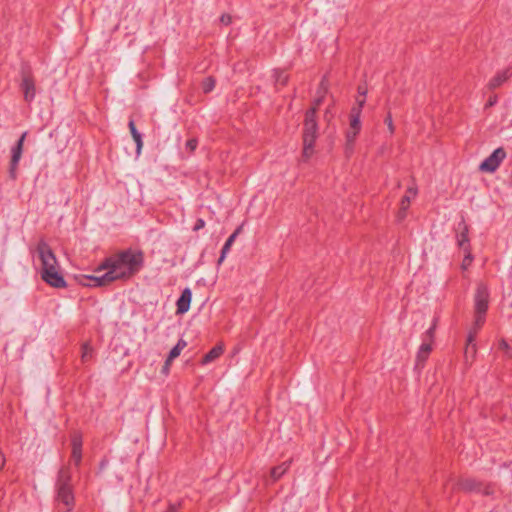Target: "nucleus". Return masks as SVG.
<instances>
[{
    "mask_svg": "<svg viewBox=\"0 0 512 512\" xmlns=\"http://www.w3.org/2000/svg\"><path fill=\"white\" fill-rule=\"evenodd\" d=\"M506 156L507 154L503 147L495 149L487 158L482 161V163L479 165V170L482 172L494 173L499 168Z\"/></svg>",
    "mask_w": 512,
    "mask_h": 512,
    "instance_id": "7",
    "label": "nucleus"
},
{
    "mask_svg": "<svg viewBox=\"0 0 512 512\" xmlns=\"http://www.w3.org/2000/svg\"><path fill=\"white\" fill-rule=\"evenodd\" d=\"M204 226H205V221L203 219L199 218V219H197L193 230L198 231V230L204 228Z\"/></svg>",
    "mask_w": 512,
    "mask_h": 512,
    "instance_id": "31",
    "label": "nucleus"
},
{
    "mask_svg": "<svg viewBox=\"0 0 512 512\" xmlns=\"http://www.w3.org/2000/svg\"><path fill=\"white\" fill-rule=\"evenodd\" d=\"M71 480L70 469L68 467L61 468L56 481V502L61 512H70L75 505Z\"/></svg>",
    "mask_w": 512,
    "mask_h": 512,
    "instance_id": "3",
    "label": "nucleus"
},
{
    "mask_svg": "<svg viewBox=\"0 0 512 512\" xmlns=\"http://www.w3.org/2000/svg\"><path fill=\"white\" fill-rule=\"evenodd\" d=\"M104 271L105 272L101 275H84L81 284L88 287H103L116 281L109 270Z\"/></svg>",
    "mask_w": 512,
    "mask_h": 512,
    "instance_id": "9",
    "label": "nucleus"
},
{
    "mask_svg": "<svg viewBox=\"0 0 512 512\" xmlns=\"http://www.w3.org/2000/svg\"><path fill=\"white\" fill-rule=\"evenodd\" d=\"M431 350H432V343L431 342H423L420 345L419 350L417 352V356H416V364H417V366H423L424 362L429 357V354H430Z\"/></svg>",
    "mask_w": 512,
    "mask_h": 512,
    "instance_id": "18",
    "label": "nucleus"
},
{
    "mask_svg": "<svg viewBox=\"0 0 512 512\" xmlns=\"http://www.w3.org/2000/svg\"><path fill=\"white\" fill-rule=\"evenodd\" d=\"M282 84H285L287 82V77L285 76L282 80H281Z\"/></svg>",
    "mask_w": 512,
    "mask_h": 512,
    "instance_id": "39",
    "label": "nucleus"
},
{
    "mask_svg": "<svg viewBox=\"0 0 512 512\" xmlns=\"http://www.w3.org/2000/svg\"><path fill=\"white\" fill-rule=\"evenodd\" d=\"M499 348L502 349L503 351H505L506 354L508 355V357H511V348H510L509 344L504 339H502L499 342Z\"/></svg>",
    "mask_w": 512,
    "mask_h": 512,
    "instance_id": "30",
    "label": "nucleus"
},
{
    "mask_svg": "<svg viewBox=\"0 0 512 512\" xmlns=\"http://www.w3.org/2000/svg\"><path fill=\"white\" fill-rule=\"evenodd\" d=\"M186 346L187 342L183 339H179L177 344L170 350L169 355L166 359V364L170 365L171 362L180 355V353Z\"/></svg>",
    "mask_w": 512,
    "mask_h": 512,
    "instance_id": "21",
    "label": "nucleus"
},
{
    "mask_svg": "<svg viewBox=\"0 0 512 512\" xmlns=\"http://www.w3.org/2000/svg\"><path fill=\"white\" fill-rule=\"evenodd\" d=\"M496 103H497V96H495V95H494V96H491V97L488 99V101H487V103H486L485 107H486V108H488V107H492V106H494Z\"/></svg>",
    "mask_w": 512,
    "mask_h": 512,
    "instance_id": "32",
    "label": "nucleus"
},
{
    "mask_svg": "<svg viewBox=\"0 0 512 512\" xmlns=\"http://www.w3.org/2000/svg\"><path fill=\"white\" fill-rule=\"evenodd\" d=\"M169 367H170V365H167V364L165 363V364H164V366H163V369H162V370H163V373L167 374V373L169 372Z\"/></svg>",
    "mask_w": 512,
    "mask_h": 512,
    "instance_id": "38",
    "label": "nucleus"
},
{
    "mask_svg": "<svg viewBox=\"0 0 512 512\" xmlns=\"http://www.w3.org/2000/svg\"><path fill=\"white\" fill-rule=\"evenodd\" d=\"M215 88V80L213 77H207L202 82V90L204 93H209Z\"/></svg>",
    "mask_w": 512,
    "mask_h": 512,
    "instance_id": "25",
    "label": "nucleus"
},
{
    "mask_svg": "<svg viewBox=\"0 0 512 512\" xmlns=\"http://www.w3.org/2000/svg\"><path fill=\"white\" fill-rule=\"evenodd\" d=\"M459 486L462 490L467 491V492L481 490L480 484L475 479H472V478H467V479L462 480L459 483Z\"/></svg>",
    "mask_w": 512,
    "mask_h": 512,
    "instance_id": "22",
    "label": "nucleus"
},
{
    "mask_svg": "<svg viewBox=\"0 0 512 512\" xmlns=\"http://www.w3.org/2000/svg\"><path fill=\"white\" fill-rule=\"evenodd\" d=\"M241 231V227H238L226 240L225 244L222 247L220 257L218 259V265H221L223 261L225 260L227 254L229 253L231 246L233 245L234 241L236 240L238 234Z\"/></svg>",
    "mask_w": 512,
    "mask_h": 512,
    "instance_id": "17",
    "label": "nucleus"
},
{
    "mask_svg": "<svg viewBox=\"0 0 512 512\" xmlns=\"http://www.w3.org/2000/svg\"><path fill=\"white\" fill-rule=\"evenodd\" d=\"M484 323H485V318L479 319V317H474V323H473L472 327L470 328L468 336H467V346H466V350H465L466 355L471 353V355L473 357L475 356L477 348H476V344L474 342H475V339H476V336H477L479 330L484 325Z\"/></svg>",
    "mask_w": 512,
    "mask_h": 512,
    "instance_id": "10",
    "label": "nucleus"
},
{
    "mask_svg": "<svg viewBox=\"0 0 512 512\" xmlns=\"http://www.w3.org/2000/svg\"><path fill=\"white\" fill-rule=\"evenodd\" d=\"M192 293L189 288H185L179 299L177 300L176 306H177V313L183 314L186 313L190 308Z\"/></svg>",
    "mask_w": 512,
    "mask_h": 512,
    "instance_id": "16",
    "label": "nucleus"
},
{
    "mask_svg": "<svg viewBox=\"0 0 512 512\" xmlns=\"http://www.w3.org/2000/svg\"><path fill=\"white\" fill-rule=\"evenodd\" d=\"M81 352V360L82 362H88L93 358V348L89 343H84L82 345Z\"/></svg>",
    "mask_w": 512,
    "mask_h": 512,
    "instance_id": "24",
    "label": "nucleus"
},
{
    "mask_svg": "<svg viewBox=\"0 0 512 512\" xmlns=\"http://www.w3.org/2000/svg\"><path fill=\"white\" fill-rule=\"evenodd\" d=\"M318 137V124L316 121V107L306 111L303 129L302 159L308 161L314 154V144Z\"/></svg>",
    "mask_w": 512,
    "mask_h": 512,
    "instance_id": "4",
    "label": "nucleus"
},
{
    "mask_svg": "<svg viewBox=\"0 0 512 512\" xmlns=\"http://www.w3.org/2000/svg\"><path fill=\"white\" fill-rule=\"evenodd\" d=\"M464 254H465V256L462 261V269L466 270L471 265V263L473 261V256L471 254V250H468V252H464Z\"/></svg>",
    "mask_w": 512,
    "mask_h": 512,
    "instance_id": "26",
    "label": "nucleus"
},
{
    "mask_svg": "<svg viewBox=\"0 0 512 512\" xmlns=\"http://www.w3.org/2000/svg\"><path fill=\"white\" fill-rule=\"evenodd\" d=\"M177 511H178V506L175 504H169V506L165 510V512H177Z\"/></svg>",
    "mask_w": 512,
    "mask_h": 512,
    "instance_id": "34",
    "label": "nucleus"
},
{
    "mask_svg": "<svg viewBox=\"0 0 512 512\" xmlns=\"http://www.w3.org/2000/svg\"><path fill=\"white\" fill-rule=\"evenodd\" d=\"M26 102H32L36 96L35 81L28 71H22V80L20 84Z\"/></svg>",
    "mask_w": 512,
    "mask_h": 512,
    "instance_id": "11",
    "label": "nucleus"
},
{
    "mask_svg": "<svg viewBox=\"0 0 512 512\" xmlns=\"http://www.w3.org/2000/svg\"><path fill=\"white\" fill-rule=\"evenodd\" d=\"M71 445V458L75 462V465H79L82 459V436L80 433H74L72 435Z\"/></svg>",
    "mask_w": 512,
    "mask_h": 512,
    "instance_id": "13",
    "label": "nucleus"
},
{
    "mask_svg": "<svg viewBox=\"0 0 512 512\" xmlns=\"http://www.w3.org/2000/svg\"><path fill=\"white\" fill-rule=\"evenodd\" d=\"M144 255L141 251L123 250L104 259L95 269L96 273L109 270L116 281L127 280L137 274L143 267Z\"/></svg>",
    "mask_w": 512,
    "mask_h": 512,
    "instance_id": "1",
    "label": "nucleus"
},
{
    "mask_svg": "<svg viewBox=\"0 0 512 512\" xmlns=\"http://www.w3.org/2000/svg\"><path fill=\"white\" fill-rule=\"evenodd\" d=\"M197 145H198V141L197 139L195 138H192V139H189L186 144H185V147L187 150H189L190 153L194 152L195 149L197 148Z\"/></svg>",
    "mask_w": 512,
    "mask_h": 512,
    "instance_id": "27",
    "label": "nucleus"
},
{
    "mask_svg": "<svg viewBox=\"0 0 512 512\" xmlns=\"http://www.w3.org/2000/svg\"><path fill=\"white\" fill-rule=\"evenodd\" d=\"M489 306V291L484 284H479L474 296V317L485 318Z\"/></svg>",
    "mask_w": 512,
    "mask_h": 512,
    "instance_id": "6",
    "label": "nucleus"
},
{
    "mask_svg": "<svg viewBox=\"0 0 512 512\" xmlns=\"http://www.w3.org/2000/svg\"><path fill=\"white\" fill-rule=\"evenodd\" d=\"M469 228L464 220L459 223V233L457 234V243L458 246L463 250V252H468L470 249L469 237H468Z\"/></svg>",
    "mask_w": 512,
    "mask_h": 512,
    "instance_id": "14",
    "label": "nucleus"
},
{
    "mask_svg": "<svg viewBox=\"0 0 512 512\" xmlns=\"http://www.w3.org/2000/svg\"><path fill=\"white\" fill-rule=\"evenodd\" d=\"M433 333H434V327H430L427 332H426V335L428 336L429 338V342L432 343V338H433Z\"/></svg>",
    "mask_w": 512,
    "mask_h": 512,
    "instance_id": "35",
    "label": "nucleus"
},
{
    "mask_svg": "<svg viewBox=\"0 0 512 512\" xmlns=\"http://www.w3.org/2000/svg\"><path fill=\"white\" fill-rule=\"evenodd\" d=\"M128 127L131 132L132 138H133L134 142L136 143V153H137V155H139L141 153V150L143 147L142 135L136 129V126H135V123L133 120L129 121Z\"/></svg>",
    "mask_w": 512,
    "mask_h": 512,
    "instance_id": "20",
    "label": "nucleus"
},
{
    "mask_svg": "<svg viewBox=\"0 0 512 512\" xmlns=\"http://www.w3.org/2000/svg\"><path fill=\"white\" fill-rule=\"evenodd\" d=\"M35 251L40 261L43 281L54 288H65L67 283L61 274L60 265L49 244L44 239H40Z\"/></svg>",
    "mask_w": 512,
    "mask_h": 512,
    "instance_id": "2",
    "label": "nucleus"
},
{
    "mask_svg": "<svg viewBox=\"0 0 512 512\" xmlns=\"http://www.w3.org/2000/svg\"><path fill=\"white\" fill-rule=\"evenodd\" d=\"M359 93L363 96L362 99H357V106H355L354 108H359V117L361 116V111H362V108L365 104V95H366V91H361L359 89Z\"/></svg>",
    "mask_w": 512,
    "mask_h": 512,
    "instance_id": "29",
    "label": "nucleus"
},
{
    "mask_svg": "<svg viewBox=\"0 0 512 512\" xmlns=\"http://www.w3.org/2000/svg\"><path fill=\"white\" fill-rule=\"evenodd\" d=\"M27 136V132H24L21 137L18 139L16 144L11 149V161L9 167V175L12 179H16L17 177V168L19 161L22 157L24 141Z\"/></svg>",
    "mask_w": 512,
    "mask_h": 512,
    "instance_id": "8",
    "label": "nucleus"
},
{
    "mask_svg": "<svg viewBox=\"0 0 512 512\" xmlns=\"http://www.w3.org/2000/svg\"><path fill=\"white\" fill-rule=\"evenodd\" d=\"M417 188L415 186H411L407 189L406 194L402 197L400 202V209L398 213L399 220H402L406 217V212L410 207L411 200L417 195Z\"/></svg>",
    "mask_w": 512,
    "mask_h": 512,
    "instance_id": "12",
    "label": "nucleus"
},
{
    "mask_svg": "<svg viewBox=\"0 0 512 512\" xmlns=\"http://www.w3.org/2000/svg\"><path fill=\"white\" fill-rule=\"evenodd\" d=\"M6 459L3 453L0 452V471L4 468Z\"/></svg>",
    "mask_w": 512,
    "mask_h": 512,
    "instance_id": "36",
    "label": "nucleus"
},
{
    "mask_svg": "<svg viewBox=\"0 0 512 512\" xmlns=\"http://www.w3.org/2000/svg\"><path fill=\"white\" fill-rule=\"evenodd\" d=\"M512 76V70L510 68L503 69L496 73V75L489 81L488 88L493 90L501 86Z\"/></svg>",
    "mask_w": 512,
    "mask_h": 512,
    "instance_id": "15",
    "label": "nucleus"
},
{
    "mask_svg": "<svg viewBox=\"0 0 512 512\" xmlns=\"http://www.w3.org/2000/svg\"><path fill=\"white\" fill-rule=\"evenodd\" d=\"M384 122L387 125L390 134H393L394 131H395V127H394L392 116H391L390 113H388V115L386 116Z\"/></svg>",
    "mask_w": 512,
    "mask_h": 512,
    "instance_id": "28",
    "label": "nucleus"
},
{
    "mask_svg": "<svg viewBox=\"0 0 512 512\" xmlns=\"http://www.w3.org/2000/svg\"><path fill=\"white\" fill-rule=\"evenodd\" d=\"M322 102V98H318L314 101V104L312 107H316V110L318 109L319 105L321 104Z\"/></svg>",
    "mask_w": 512,
    "mask_h": 512,
    "instance_id": "37",
    "label": "nucleus"
},
{
    "mask_svg": "<svg viewBox=\"0 0 512 512\" xmlns=\"http://www.w3.org/2000/svg\"><path fill=\"white\" fill-rule=\"evenodd\" d=\"M361 131L359 108H352L350 112V124L346 131L345 154L349 157L354 151V145L358 134Z\"/></svg>",
    "mask_w": 512,
    "mask_h": 512,
    "instance_id": "5",
    "label": "nucleus"
},
{
    "mask_svg": "<svg viewBox=\"0 0 512 512\" xmlns=\"http://www.w3.org/2000/svg\"><path fill=\"white\" fill-rule=\"evenodd\" d=\"M224 352V346L223 344H218L214 346L201 360V363L203 365H206L217 358H219Z\"/></svg>",
    "mask_w": 512,
    "mask_h": 512,
    "instance_id": "19",
    "label": "nucleus"
},
{
    "mask_svg": "<svg viewBox=\"0 0 512 512\" xmlns=\"http://www.w3.org/2000/svg\"><path fill=\"white\" fill-rule=\"evenodd\" d=\"M220 21L225 24V25H228L231 23V16L228 15V14H223L220 18Z\"/></svg>",
    "mask_w": 512,
    "mask_h": 512,
    "instance_id": "33",
    "label": "nucleus"
},
{
    "mask_svg": "<svg viewBox=\"0 0 512 512\" xmlns=\"http://www.w3.org/2000/svg\"><path fill=\"white\" fill-rule=\"evenodd\" d=\"M290 462H283L282 464L272 468L271 477L274 481L278 480L289 469Z\"/></svg>",
    "mask_w": 512,
    "mask_h": 512,
    "instance_id": "23",
    "label": "nucleus"
}]
</instances>
